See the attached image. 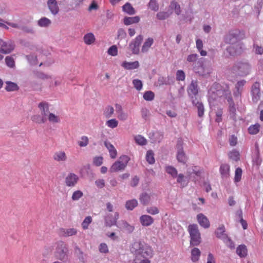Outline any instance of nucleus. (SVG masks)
Returning <instances> with one entry per match:
<instances>
[{
    "label": "nucleus",
    "mask_w": 263,
    "mask_h": 263,
    "mask_svg": "<svg viewBox=\"0 0 263 263\" xmlns=\"http://www.w3.org/2000/svg\"><path fill=\"white\" fill-rule=\"evenodd\" d=\"M130 251L135 255L133 263H150L148 257L153 255V250L147 245L141 241L134 242L130 248Z\"/></svg>",
    "instance_id": "f257e3e1"
},
{
    "label": "nucleus",
    "mask_w": 263,
    "mask_h": 263,
    "mask_svg": "<svg viewBox=\"0 0 263 263\" xmlns=\"http://www.w3.org/2000/svg\"><path fill=\"white\" fill-rule=\"evenodd\" d=\"M251 66L248 61L241 60L236 62L234 65L230 68V72L235 76L241 77L246 76L251 71Z\"/></svg>",
    "instance_id": "f03ea898"
},
{
    "label": "nucleus",
    "mask_w": 263,
    "mask_h": 263,
    "mask_svg": "<svg viewBox=\"0 0 263 263\" xmlns=\"http://www.w3.org/2000/svg\"><path fill=\"white\" fill-rule=\"evenodd\" d=\"M187 231L190 234L191 245H199L201 241V238L197 224H190L187 227Z\"/></svg>",
    "instance_id": "7ed1b4c3"
},
{
    "label": "nucleus",
    "mask_w": 263,
    "mask_h": 263,
    "mask_svg": "<svg viewBox=\"0 0 263 263\" xmlns=\"http://www.w3.org/2000/svg\"><path fill=\"white\" fill-rule=\"evenodd\" d=\"M54 256L60 260H64L68 256V249L67 244L63 241H59L55 244Z\"/></svg>",
    "instance_id": "20e7f679"
},
{
    "label": "nucleus",
    "mask_w": 263,
    "mask_h": 263,
    "mask_svg": "<svg viewBox=\"0 0 263 263\" xmlns=\"http://www.w3.org/2000/svg\"><path fill=\"white\" fill-rule=\"evenodd\" d=\"M129 160L130 158L126 155L121 156L119 159L111 166L109 168V172L110 173H115L124 171Z\"/></svg>",
    "instance_id": "39448f33"
},
{
    "label": "nucleus",
    "mask_w": 263,
    "mask_h": 263,
    "mask_svg": "<svg viewBox=\"0 0 263 263\" xmlns=\"http://www.w3.org/2000/svg\"><path fill=\"white\" fill-rule=\"evenodd\" d=\"M229 89L228 87L226 89L219 88L216 89L214 88H211L209 91V102L210 104H214V101L218 100L220 97L224 96L225 97V91Z\"/></svg>",
    "instance_id": "423d86ee"
},
{
    "label": "nucleus",
    "mask_w": 263,
    "mask_h": 263,
    "mask_svg": "<svg viewBox=\"0 0 263 263\" xmlns=\"http://www.w3.org/2000/svg\"><path fill=\"white\" fill-rule=\"evenodd\" d=\"M183 141L179 139L177 141L176 147L177 149V159L178 162L185 163L187 161V157L183 150Z\"/></svg>",
    "instance_id": "0eeeda50"
},
{
    "label": "nucleus",
    "mask_w": 263,
    "mask_h": 263,
    "mask_svg": "<svg viewBox=\"0 0 263 263\" xmlns=\"http://www.w3.org/2000/svg\"><path fill=\"white\" fill-rule=\"evenodd\" d=\"M0 53L5 54L10 53L14 49V45L10 40L4 41L0 39Z\"/></svg>",
    "instance_id": "6e6552de"
},
{
    "label": "nucleus",
    "mask_w": 263,
    "mask_h": 263,
    "mask_svg": "<svg viewBox=\"0 0 263 263\" xmlns=\"http://www.w3.org/2000/svg\"><path fill=\"white\" fill-rule=\"evenodd\" d=\"M227 52L230 55L235 56L240 54L243 50V45L242 43L229 45L227 48Z\"/></svg>",
    "instance_id": "1a4fd4ad"
},
{
    "label": "nucleus",
    "mask_w": 263,
    "mask_h": 263,
    "mask_svg": "<svg viewBox=\"0 0 263 263\" xmlns=\"http://www.w3.org/2000/svg\"><path fill=\"white\" fill-rule=\"evenodd\" d=\"M251 95L252 101L256 103L260 98V84L258 82H255L253 84L251 88Z\"/></svg>",
    "instance_id": "9d476101"
},
{
    "label": "nucleus",
    "mask_w": 263,
    "mask_h": 263,
    "mask_svg": "<svg viewBox=\"0 0 263 263\" xmlns=\"http://www.w3.org/2000/svg\"><path fill=\"white\" fill-rule=\"evenodd\" d=\"M142 40L143 36L142 35H139L135 38L134 41L130 43L129 47L133 53L138 54L139 53V47Z\"/></svg>",
    "instance_id": "9b49d317"
},
{
    "label": "nucleus",
    "mask_w": 263,
    "mask_h": 263,
    "mask_svg": "<svg viewBox=\"0 0 263 263\" xmlns=\"http://www.w3.org/2000/svg\"><path fill=\"white\" fill-rule=\"evenodd\" d=\"M79 180L78 176L74 173H69L65 178V182L67 186H74Z\"/></svg>",
    "instance_id": "f8f14e48"
},
{
    "label": "nucleus",
    "mask_w": 263,
    "mask_h": 263,
    "mask_svg": "<svg viewBox=\"0 0 263 263\" xmlns=\"http://www.w3.org/2000/svg\"><path fill=\"white\" fill-rule=\"evenodd\" d=\"M217 237L222 239L225 243L230 242L231 240L225 233V228L223 226L219 227L215 232Z\"/></svg>",
    "instance_id": "ddd939ff"
},
{
    "label": "nucleus",
    "mask_w": 263,
    "mask_h": 263,
    "mask_svg": "<svg viewBox=\"0 0 263 263\" xmlns=\"http://www.w3.org/2000/svg\"><path fill=\"white\" fill-rule=\"evenodd\" d=\"M47 5L52 14L55 15L59 13L60 9L57 0H48Z\"/></svg>",
    "instance_id": "4468645a"
},
{
    "label": "nucleus",
    "mask_w": 263,
    "mask_h": 263,
    "mask_svg": "<svg viewBox=\"0 0 263 263\" xmlns=\"http://www.w3.org/2000/svg\"><path fill=\"white\" fill-rule=\"evenodd\" d=\"M194 70L200 76L206 77L212 72V68L210 66H202L200 68L194 67Z\"/></svg>",
    "instance_id": "2eb2a0df"
},
{
    "label": "nucleus",
    "mask_w": 263,
    "mask_h": 263,
    "mask_svg": "<svg viewBox=\"0 0 263 263\" xmlns=\"http://www.w3.org/2000/svg\"><path fill=\"white\" fill-rule=\"evenodd\" d=\"M225 98L227 99V101L229 104V110L230 114L232 115L233 117H234L235 114L236 109L234 106V103L232 100L231 91L230 89H227L225 91Z\"/></svg>",
    "instance_id": "dca6fc26"
},
{
    "label": "nucleus",
    "mask_w": 263,
    "mask_h": 263,
    "mask_svg": "<svg viewBox=\"0 0 263 263\" xmlns=\"http://www.w3.org/2000/svg\"><path fill=\"white\" fill-rule=\"evenodd\" d=\"M111 214H108L105 218V224L109 227L116 225L117 220L119 218V214L118 212H115L114 217L111 218Z\"/></svg>",
    "instance_id": "f3484780"
},
{
    "label": "nucleus",
    "mask_w": 263,
    "mask_h": 263,
    "mask_svg": "<svg viewBox=\"0 0 263 263\" xmlns=\"http://www.w3.org/2000/svg\"><path fill=\"white\" fill-rule=\"evenodd\" d=\"M38 107L40 109L41 115L47 119V116L50 113L49 104L46 102H42L39 104Z\"/></svg>",
    "instance_id": "a211bd4d"
},
{
    "label": "nucleus",
    "mask_w": 263,
    "mask_h": 263,
    "mask_svg": "<svg viewBox=\"0 0 263 263\" xmlns=\"http://www.w3.org/2000/svg\"><path fill=\"white\" fill-rule=\"evenodd\" d=\"M197 219L199 224L204 228H208L210 227V222L208 218L203 214L200 213L197 215Z\"/></svg>",
    "instance_id": "6ab92c4d"
},
{
    "label": "nucleus",
    "mask_w": 263,
    "mask_h": 263,
    "mask_svg": "<svg viewBox=\"0 0 263 263\" xmlns=\"http://www.w3.org/2000/svg\"><path fill=\"white\" fill-rule=\"evenodd\" d=\"M116 111L118 114V118L121 121H125L128 118V114L123 110V108L120 104H116Z\"/></svg>",
    "instance_id": "aec40b11"
},
{
    "label": "nucleus",
    "mask_w": 263,
    "mask_h": 263,
    "mask_svg": "<svg viewBox=\"0 0 263 263\" xmlns=\"http://www.w3.org/2000/svg\"><path fill=\"white\" fill-rule=\"evenodd\" d=\"M198 92V84L196 81H192L188 87V93L192 98Z\"/></svg>",
    "instance_id": "412c9836"
},
{
    "label": "nucleus",
    "mask_w": 263,
    "mask_h": 263,
    "mask_svg": "<svg viewBox=\"0 0 263 263\" xmlns=\"http://www.w3.org/2000/svg\"><path fill=\"white\" fill-rule=\"evenodd\" d=\"M77 233V230L74 228L61 229L60 231V235L65 237L76 235Z\"/></svg>",
    "instance_id": "4be33fe9"
},
{
    "label": "nucleus",
    "mask_w": 263,
    "mask_h": 263,
    "mask_svg": "<svg viewBox=\"0 0 263 263\" xmlns=\"http://www.w3.org/2000/svg\"><path fill=\"white\" fill-rule=\"evenodd\" d=\"M118 227L128 233H132L135 229L133 226L129 224L124 220L120 221L118 223Z\"/></svg>",
    "instance_id": "5701e85b"
},
{
    "label": "nucleus",
    "mask_w": 263,
    "mask_h": 263,
    "mask_svg": "<svg viewBox=\"0 0 263 263\" xmlns=\"http://www.w3.org/2000/svg\"><path fill=\"white\" fill-rule=\"evenodd\" d=\"M140 221L143 226H151L154 222V219L148 215H143L140 217Z\"/></svg>",
    "instance_id": "b1692460"
},
{
    "label": "nucleus",
    "mask_w": 263,
    "mask_h": 263,
    "mask_svg": "<svg viewBox=\"0 0 263 263\" xmlns=\"http://www.w3.org/2000/svg\"><path fill=\"white\" fill-rule=\"evenodd\" d=\"M226 42L230 45L241 43L238 40L237 34L235 33H230L226 37Z\"/></svg>",
    "instance_id": "393cba45"
},
{
    "label": "nucleus",
    "mask_w": 263,
    "mask_h": 263,
    "mask_svg": "<svg viewBox=\"0 0 263 263\" xmlns=\"http://www.w3.org/2000/svg\"><path fill=\"white\" fill-rule=\"evenodd\" d=\"M53 159L57 162H64L67 160V157L64 151H60L54 154Z\"/></svg>",
    "instance_id": "a878e982"
},
{
    "label": "nucleus",
    "mask_w": 263,
    "mask_h": 263,
    "mask_svg": "<svg viewBox=\"0 0 263 263\" xmlns=\"http://www.w3.org/2000/svg\"><path fill=\"white\" fill-rule=\"evenodd\" d=\"M121 66L126 69L133 70L139 67V63L138 61L132 62L124 61L122 63Z\"/></svg>",
    "instance_id": "bb28decb"
},
{
    "label": "nucleus",
    "mask_w": 263,
    "mask_h": 263,
    "mask_svg": "<svg viewBox=\"0 0 263 263\" xmlns=\"http://www.w3.org/2000/svg\"><path fill=\"white\" fill-rule=\"evenodd\" d=\"M152 196L151 194L143 193L140 195L139 200L142 204L147 205L151 202Z\"/></svg>",
    "instance_id": "cd10ccee"
},
{
    "label": "nucleus",
    "mask_w": 263,
    "mask_h": 263,
    "mask_svg": "<svg viewBox=\"0 0 263 263\" xmlns=\"http://www.w3.org/2000/svg\"><path fill=\"white\" fill-rule=\"evenodd\" d=\"M220 173L222 178H227L230 176V166L226 164L221 165Z\"/></svg>",
    "instance_id": "c85d7f7f"
},
{
    "label": "nucleus",
    "mask_w": 263,
    "mask_h": 263,
    "mask_svg": "<svg viewBox=\"0 0 263 263\" xmlns=\"http://www.w3.org/2000/svg\"><path fill=\"white\" fill-rule=\"evenodd\" d=\"M246 81L244 80L238 81L236 85L235 89L236 90L234 92V95L235 97H239L242 91L243 86L246 84Z\"/></svg>",
    "instance_id": "c756f323"
},
{
    "label": "nucleus",
    "mask_w": 263,
    "mask_h": 263,
    "mask_svg": "<svg viewBox=\"0 0 263 263\" xmlns=\"http://www.w3.org/2000/svg\"><path fill=\"white\" fill-rule=\"evenodd\" d=\"M149 138L153 142H160L163 138V135L160 132L149 134Z\"/></svg>",
    "instance_id": "7c9ffc66"
},
{
    "label": "nucleus",
    "mask_w": 263,
    "mask_h": 263,
    "mask_svg": "<svg viewBox=\"0 0 263 263\" xmlns=\"http://www.w3.org/2000/svg\"><path fill=\"white\" fill-rule=\"evenodd\" d=\"M83 41L85 44L90 45L95 43L96 38L92 33L89 32L84 35Z\"/></svg>",
    "instance_id": "2f4dec72"
},
{
    "label": "nucleus",
    "mask_w": 263,
    "mask_h": 263,
    "mask_svg": "<svg viewBox=\"0 0 263 263\" xmlns=\"http://www.w3.org/2000/svg\"><path fill=\"white\" fill-rule=\"evenodd\" d=\"M192 102L197 108L198 116L200 118L203 117L204 112V108L203 104L197 101L196 99L193 100Z\"/></svg>",
    "instance_id": "473e14b6"
},
{
    "label": "nucleus",
    "mask_w": 263,
    "mask_h": 263,
    "mask_svg": "<svg viewBox=\"0 0 263 263\" xmlns=\"http://www.w3.org/2000/svg\"><path fill=\"white\" fill-rule=\"evenodd\" d=\"M154 43V39L152 37H148L146 39L142 47L141 51L143 53L147 52L149 48Z\"/></svg>",
    "instance_id": "72a5a7b5"
},
{
    "label": "nucleus",
    "mask_w": 263,
    "mask_h": 263,
    "mask_svg": "<svg viewBox=\"0 0 263 263\" xmlns=\"http://www.w3.org/2000/svg\"><path fill=\"white\" fill-rule=\"evenodd\" d=\"M37 24L40 27L47 28L51 25V21L46 17H43L37 21Z\"/></svg>",
    "instance_id": "f704fd0d"
},
{
    "label": "nucleus",
    "mask_w": 263,
    "mask_h": 263,
    "mask_svg": "<svg viewBox=\"0 0 263 263\" xmlns=\"http://www.w3.org/2000/svg\"><path fill=\"white\" fill-rule=\"evenodd\" d=\"M104 145L108 150L110 157L112 159L115 158L117 156V152L114 145L108 142H105Z\"/></svg>",
    "instance_id": "c9c22d12"
},
{
    "label": "nucleus",
    "mask_w": 263,
    "mask_h": 263,
    "mask_svg": "<svg viewBox=\"0 0 263 263\" xmlns=\"http://www.w3.org/2000/svg\"><path fill=\"white\" fill-rule=\"evenodd\" d=\"M177 182L179 183L181 187H184L187 185L188 180L186 177L183 174H179L177 175Z\"/></svg>",
    "instance_id": "e433bc0d"
},
{
    "label": "nucleus",
    "mask_w": 263,
    "mask_h": 263,
    "mask_svg": "<svg viewBox=\"0 0 263 263\" xmlns=\"http://www.w3.org/2000/svg\"><path fill=\"white\" fill-rule=\"evenodd\" d=\"M19 87L17 84L11 81L6 82L5 89L7 91H14L18 90Z\"/></svg>",
    "instance_id": "4c0bfd02"
},
{
    "label": "nucleus",
    "mask_w": 263,
    "mask_h": 263,
    "mask_svg": "<svg viewBox=\"0 0 263 263\" xmlns=\"http://www.w3.org/2000/svg\"><path fill=\"white\" fill-rule=\"evenodd\" d=\"M166 172L171 175L172 178H176L177 176L178 172L176 168L171 165H166L165 167Z\"/></svg>",
    "instance_id": "58836bf2"
},
{
    "label": "nucleus",
    "mask_w": 263,
    "mask_h": 263,
    "mask_svg": "<svg viewBox=\"0 0 263 263\" xmlns=\"http://www.w3.org/2000/svg\"><path fill=\"white\" fill-rule=\"evenodd\" d=\"M122 10L124 12L128 14L129 15H133L136 13L134 8L129 3H126L123 6Z\"/></svg>",
    "instance_id": "ea45409f"
},
{
    "label": "nucleus",
    "mask_w": 263,
    "mask_h": 263,
    "mask_svg": "<svg viewBox=\"0 0 263 263\" xmlns=\"http://www.w3.org/2000/svg\"><path fill=\"white\" fill-rule=\"evenodd\" d=\"M139 21L140 18L138 16L134 17H125L124 18V23L126 25H129L132 24L137 23Z\"/></svg>",
    "instance_id": "a19ab883"
},
{
    "label": "nucleus",
    "mask_w": 263,
    "mask_h": 263,
    "mask_svg": "<svg viewBox=\"0 0 263 263\" xmlns=\"http://www.w3.org/2000/svg\"><path fill=\"white\" fill-rule=\"evenodd\" d=\"M200 251L197 248H194L191 251L192 260L194 262L197 261L200 256Z\"/></svg>",
    "instance_id": "79ce46f5"
},
{
    "label": "nucleus",
    "mask_w": 263,
    "mask_h": 263,
    "mask_svg": "<svg viewBox=\"0 0 263 263\" xmlns=\"http://www.w3.org/2000/svg\"><path fill=\"white\" fill-rule=\"evenodd\" d=\"M237 254L241 257H245L247 254V249L245 245L239 246L236 250Z\"/></svg>",
    "instance_id": "37998d69"
},
{
    "label": "nucleus",
    "mask_w": 263,
    "mask_h": 263,
    "mask_svg": "<svg viewBox=\"0 0 263 263\" xmlns=\"http://www.w3.org/2000/svg\"><path fill=\"white\" fill-rule=\"evenodd\" d=\"M31 120L32 121L39 124L44 123L47 121V119L41 115H35L32 116Z\"/></svg>",
    "instance_id": "c03bdc74"
},
{
    "label": "nucleus",
    "mask_w": 263,
    "mask_h": 263,
    "mask_svg": "<svg viewBox=\"0 0 263 263\" xmlns=\"http://www.w3.org/2000/svg\"><path fill=\"white\" fill-rule=\"evenodd\" d=\"M136 143L139 145H145L147 144V140L141 135H138L134 137Z\"/></svg>",
    "instance_id": "a18cd8bd"
},
{
    "label": "nucleus",
    "mask_w": 263,
    "mask_h": 263,
    "mask_svg": "<svg viewBox=\"0 0 263 263\" xmlns=\"http://www.w3.org/2000/svg\"><path fill=\"white\" fill-rule=\"evenodd\" d=\"M114 111L115 109L112 106H107L104 110V115L106 118H110L114 115Z\"/></svg>",
    "instance_id": "49530a36"
},
{
    "label": "nucleus",
    "mask_w": 263,
    "mask_h": 263,
    "mask_svg": "<svg viewBox=\"0 0 263 263\" xmlns=\"http://www.w3.org/2000/svg\"><path fill=\"white\" fill-rule=\"evenodd\" d=\"M138 205V201L136 199H132L126 201L125 207L128 210H133Z\"/></svg>",
    "instance_id": "de8ad7c7"
},
{
    "label": "nucleus",
    "mask_w": 263,
    "mask_h": 263,
    "mask_svg": "<svg viewBox=\"0 0 263 263\" xmlns=\"http://www.w3.org/2000/svg\"><path fill=\"white\" fill-rule=\"evenodd\" d=\"M263 6V0H257L256 3L254 5V10L256 13L258 17L260 14V12Z\"/></svg>",
    "instance_id": "09e8293b"
},
{
    "label": "nucleus",
    "mask_w": 263,
    "mask_h": 263,
    "mask_svg": "<svg viewBox=\"0 0 263 263\" xmlns=\"http://www.w3.org/2000/svg\"><path fill=\"white\" fill-rule=\"evenodd\" d=\"M172 14V12L160 11L157 13V18L159 20H164L167 18Z\"/></svg>",
    "instance_id": "8fccbe9b"
},
{
    "label": "nucleus",
    "mask_w": 263,
    "mask_h": 263,
    "mask_svg": "<svg viewBox=\"0 0 263 263\" xmlns=\"http://www.w3.org/2000/svg\"><path fill=\"white\" fill-rule=\"evenodd\" d=\"M146 159V161L151 164H153L155 163V160L154 158V154L152 151L149 150L147 152Z\"/></svg>",
    "instance_id": "3c124183"
},
{
    "label": "nucleus",
    "mask_w": 263,
    "mask_h": 263,
    "mask_svg": "<svg viewBox=\"0 0 263 263\" xmlns=\"http://www.w3.org/2000/svg\"><path fill=\"white\" fill-rule=\"evenodd\" d=\"M47 120L52 123H59L60 121V119L58 116L50 112L48 115Z\"/></svg>",
    "instance_id": "603ef678"
},
{
    "label": "nucleus",
    "mask_w": 263,
    "mask_h": 263,
    "mask_svg": "<svg viewBox=\"0 0 263 263\" xmlns=\"http://www.w3.org/2000/svg\"><path fill=\"white\" fill-rule=\"evenodd\" d=\"M155 93L151 90L145 91L143 94V98L147 101H151L154 100Z\"/></svg>",
    "instance_id": "864d4df0"
},
{
    "label": "nucleus",
    "mask_w": 263,
    "mask_h": 263,
    "mask_svg": "<svg viewBox=\"0 0 263 263\" xmlns=\"http://www.w3.org/2000/svg\"><path fill=\"white\" fill-rule=\"evenodd\" d=\"M193 174H195L197 176L200 175V172L197 167L195 166L192 167L191 169H189L187 172V175L189 178L192 177Z\"/></svg>",
    "instance_id": "5fc2aeb1"
},
{
    "label": "nucleus",
    "mask_w": 263,
    "mask_h": 263,
    "mask_svg": "<svg viewBox=\"0 0 263 263\" xmlns=\"http://www.w3.org/2000/svg\"><path fill=\"white\" fill-rule=\"evenodd\" d=\"M170 7L172 9H174L175 11V13L177 15H179L181 13V9L180 5L175 1H173L171 2Z\"/></svg>",
    "instance_id": "6e6d98bb"
},
{
    "label": "nucleus",
    "mask_w": 263,
    "mask_h": 263,
    "mask_svg": "<svg viewBox=\"0 0 263 263\" xmlns=\"http://www.w3.org/2000/svg\"><path fill=\"white\" fill-rule=\"evenodd\" d=\"M242 170L240 167H237L235 172L234 182L237 183L239 182L241 179Z\"/></svg>",
    "instance_id": "4d7b16f0"
},
{
    "label": "nucleus",
    "mask_w": 263,
    "mask_h": 263,
    "mask_svg": "<svg viewBox=\"0 0 263 263\" xmlns=\"http://www.w3.org/2000/svg\"><path fill=\"white\" fill-rule=\"evenodd\" d=\"M259 127L260 125L258 124H256L253 125H251L248 128L249 132L250 134H256L259 132Z\"/></svg>",
    "instance_id": "13d9d810"
},
{
    "label": "nucleus",
    "mask_w": 263,
    "mask_h": 263,
    "mask_svg": "<svg viewBox=\"0 0 263 263\" xmlns=\"http://www.w3.org/2000/svg\"><path fill=\"white\" fill-rule=\"evenodd\" d=\"M88 138L85 136H82L80 141H78V144L80 147H85L88 145Z\"/></svg>",
    "instance_id": "bf43d9fd"
},
{
    "label": "nucleus",
    "mask_w": 263,
    "mask_h": 263,
    "mask_svg": "<svg viewBox=\"0 0 263 263\" xmlns=\"http://www.w3.org/2000/svg\"><path fill=\"white\" fill-rule=\"evenodd\" d=\"M21 30H22L24 32L33 34L35 33V30L34 28L29 26H21Z\"/></svg>",
    "instance_id": "052dcab7"
},
{
    "label": "nucleus",
    "mask_w": 263,
    "mask_h": 263,
    "mask_svg": "<svg viewBox=\"0 0 263 263\" xmlns=\"http://www.w3.org/2000/svg\"><path fill=\"white\" fill-rule=\"evenodd\" d=\"M106 125L110 128H115L118 125V121L115 119H111L106 121Z\"/></svg>",
    "instance_id": "680f3d73"
},
{
    "label": "nucleus",
    "mask_w": 263,
    "mask_h": 263,
    "mask_svg": "<svg viewBox=\"0 0 263 263\" xmlns=\"http://www.w3.org/2000/svg\"><path fill=\"white\" fill-rule=\"evenodd\" d=\"M134 87L138 91L141 90L143 87L142 81L139 79H134L133 80Z\"/></svg>",
    "instance_id": "e2e57ef3"
},
{
    "label": "nucleus",
    "mask_w": 263,
    "mask_h": 263,
    "mask_svg": "<svg viewBox=\"0 0 263 263\" xmlns=\"http://www.w3.org/2000/svg\"><path fill=\"white\" fill-rule=\"evenodd\" d=\"M92 222V218L91 216H87L85 217L84 220L82 223V227L83 229L86 230L88 229L89 224Z\"/></svg>",
    "instance_id": "0e129e2a"
},
{
    "label": "nucleus",
    "mask_w": 263,
    "mask_h": 263,
    "mask_svg": "<svg viewBox=\"0 0 263 263\" xmlns=\"http://www.w3.org/2000/svg\"><path fill=\"white\" fill-rule=\"evenodd\" d=\"M83 196V192L80 190H77L73 193L71 198L73 201H77L79 200Z\"/></svg>",
    "instance_id": "69168bd1"
},
{
    "label": "nucleus",
    "mask_w": 263,
    "mask_h": 263,
    "mask_svg": "<svg viewBox=\"0 0 263 263\" xmlns=\"http://www.w3.org/2000/svg\"><path fill=\"white\" fill-rule=\"evenodd\" d=\"M230 159L234 161H237L239 159V153L236 151H233L229 154Z\"/></svg>",
    "instance_id": "338daca9"
},
{
    "label": "nucleus",
    "mask_w": 263,
    "mask_h": 263,
    "mask_svg": "<svg viewBox=\"0 0 263 263\" xmlns=\"http://www.w3.org/2000/svg\"><path fill=\"white\" fill-rule=\"evenodd\" d=\"M146 212L151 215H156L159 213V210L156 206H149L146 208Z\"/></svg>",
    "instance_id": "774afa93"
}]
</instances>
